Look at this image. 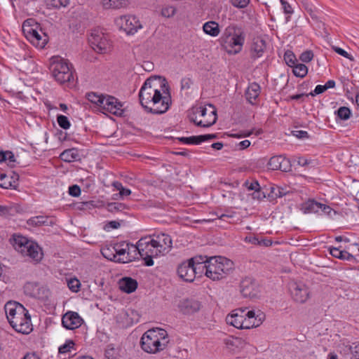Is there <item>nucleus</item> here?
Wrapping results in <instances>:
<instances>
[{
    "label": "nucleus",
    "instance_id": "f257e3e1",
    "mask_svg": "<svg viewBox=\"0 0 359 359\" xmlns=\"http://www.w3.org/2000/svg\"><path fill=\"white\" fill-rule=\"evenodd\" d=\"M139 99L148 113L163 114L168 111L172 99L165 79L158 76L148 78L140 90Z\"/></svg>",
    "mask_w": 359,
    "mask_h": 359
},
{
    "label": "nucleus",
    "instance_id": "f03ea898",
    "mask_svg": "<svg viewBox=\"0 0 359 359\" xmlns=\"http://www.w3.org/2000/svg\"><path fill=\"white\" fill-rule=\"evenodd\" d=\"M6 318L18 332L28 334L32 331V324L28 311L20 303L8 302L4 306Z\"/></svg>",
    "mask_w": 359,
    "mask_h": 359
},
{
    "label": "nucleus",
    "instance_id": "7ed1b4c3",
    "mask_svg": "<svg viewBox=\"0 0 359 359\" xmlns=\"http://www.w3.org/2000/svg\"><path fill=\"white\" fill-rule=\"evenodd\" d=\"M247 308H240L232 311L226 318L227 324L238 329H250L259 326L265 319V314L261 311H248Z\"/></svg>",
    "mask_w": 359,
    "mask_h": 359
},
{
    "label": "nucleus",
    "instance_id": "20e7f679",
    "mask_svg": "<svg viewBox=\"0 0 359 359\" xmlns=\"http://www.w3.org/2000/svg\"><path fill=\"white\" fill-rule=\"evenodd\" d=\"M170 344L167 331L156 327L145 332L140 339L142 349L150 354H156L166 349Z\"/></svg>",
    "mask_w": 359,
    "mask_h": 359
},
{
    "label": "nucleus",
    "instance_id": "39448f33",
    "mask_svg": "<svg viewBox=\"0 0 359 359\" xmlns=\"http://www.w3.org/2000/svg\"><path fill=\"white\" fill-rule=\"evenodd\" d=\"M233 266V262L224 257H211L208 261L205 275L212 280H219L230 274Z\"/></svg>",
    "mask_w": 359,
    "mask_h": 359
},
{
    "label": "nucleus",
    "instance_id": "423d86ee",
    "mask_svg": "<svg viewBox=\"0 0 359 359\" xmlns=\"http://www.w3.org/2000/svg\"><path fill=\"white\" fill-rule=\"evenodd\" d=\"M223 49L229 54L236 55L242 50L245 36L235 25L228 26L220 38Z\"/></svg>",
    "mask_w": 359,
    "mask_h": 359
},
{
    "label": "nucleus",
    "instance_id": "0eeeda50",
    "mask_svg": "<svg viewBox=\"0 0 359 359\" xmlns=\"http://www.w3.org/2000/svg\"><path fill=\"white\" fill-rule=\"evenodd\" d=\"M189 119L198 126L208 128L216 123L217 111L211 104L194 107L191 110Z\"/></svg>",
    "mask_w": 359,
    "mask_h": 359
},
{
    "label": "nucleus",
    "instance_id": "6e6552de",
    "mask_svg": "<svg viewBox=\"0 0 359 359\" xmlns=\"http://www.w3.org/2000/svg\"><path fill=\"white\" fill-rule=\"evenodd\" d=\"M50 70L55 81L60 84L69 83L74 79L72 64L60 57L55 56L52 57Z\"/></svg>",
    "mask_w": 359,
    "mask_h": 359
},
{
    "label": "nucleus",
    "instance_id": "1a4fd4ad",
    "mask_svg": "<svg viewBox=\"0 0 359 359\" xmlns=\"http://www.w3.org/2000/svg\"><path fill=\"white\" fill-rule=\"evenodd\" d=\"M13 247L23 256H27L36 262L42 259L43 252L41 248L34 241H29L22 236H14Z\"/></svg>",
    "mask_w": 359,
    "mask_h": 359
},
{
    "label": "nucleus",
    "instance_id": "9d476101",
    "mask_svg": "<svg viewBox=\"0 0 359 359\" xmlns=\"http://www.w3.org/2000/svg\"><path fill=\"white\" fill-rule=\"evenodd\" d=\"M138 246L140 248V257L144 260V264L147 266H153V258L161 255L156 248L154 238L151 236L142 237L138 241Z\"/></svg>",
    "mask_w": 359,
    "mask_h": 359
},
{
    "label": "nucleus",
    "instance_id": "9b49d317",
    "mask_svg": "<svg viewBox=\"0 0 359 359\" xmlns=\"http://www.w3.org/2000/svg\"><path fill=\"white\" fill-rule=\"evenodd\" d=\"M88 41L93 49L98 53H106L111 49V44L108 35L100 30L93 31Z\"/></svg>",
    "mask_w": 359,
    "mask_h": 359
},
{
    "label": "nucleus",
    "instance_id": "f8f14e48",
    "mask_svg": "<svg viewBox=\"0 0 359 359\" xmlns=\"http://www.w3.org/2000/svg\"><path fill=\"white\" fill-rule=\"evenodd\" d=\"M116 24L123 29L127 34H134L142 25L138 18L135 15H122L116 20Z\"/></svg>",
    "mask_w": 359,
    "mask_h": 359
},
{
    "label": "nucleus",
    "instance_id": "ddd939ff",
    "mask_svg": "<svg viewBox=\"0 0 359 359\" xmlns=\"http://www.w3.org/2000/svg\"><path fill=\"white\" fill-rule=\"evenodd\" d=\"M24 292L28 296L43 301L47 300L50 294L47 287L35 282L27 283L24 286Z\"/></svg>",
    "mask_w": 359,
    "mask_h": 359
},
{
    "label": "nucleus",
    "instance_id": "4468645a",
    "mask_svg": "<svg viewBox=\"0 0 359 359\" xmlns=\"http://www.w3.org/2000/svg\"><path fill=\"white\" fill-rule=\"evenodd\" d=\"M30 20H25L22 25V30L28 40L31 41L34 46L40 48H43L46 44V36L43 37L35 29L32 28L30 25Z\"/></svg>",
    "mask_w": 359,
    "mask_h": 359
},
{
    "label": "nucleus",
    "instance_id": "2eb2a0df",
    "mask_svg": "<svg viewBox=\"0 0 359 359\" xmlns=\"http://www.w3.org/2000/svg\"><path fill=\"white\" fill-rule=\"evenodd\" d=\"M290 294L293 300L304 304L310 298V290L303 283H293L290 286Z\"/></svg>",
    "mask_w": 359,
    "mask_h": 359
},
{
    "label": "nucleus",
    "instance_id": "dca6fc26",
    "mask_svg": "<svg viewBox=\"0 0 359 359\" xmlns=\"http://www.w3.org/2000/svg\"><path fill=\"white\" fill-rule=\"evenodd\" d=\"M241 293L244 297L256 298L260 293L259 285L250 277L243 278L240 284Z\"/></svg>",
    "mask_w": 359,
    "mask_h": 359
},
{
    "label": "nucleus",
    "instance_id": "f3484780",
    "mask_svg": "<svg viewBox=\"0 0 359 359\" xmlns=\"http://www.w3.org/2000/svg\"><path fill=\"white\" fill-rule=\"evenodd\" d=\"M101 109L102 112H109L116 116L123 114V104L114 97L106 95L103 100Z\"/></svg>",
    "mask_w": 359,
    "mask_h": 359
},
{
    "label": "nucleus",
    "instance_id": "a211bd4d",
    "mask_svg": "<svg viewBox=\"0 0 359 359\" xmlns=\"http://www.w3.org/2000/svg\"><path fill=\"white\" fill-rule=\"evenodd\" d=\"M179 277L186 282L191 283L198 276V271L188 259L180 264L177 268Z\"/></svg>",
    "mask_w": 359,
    "mask_h": 359
},
{
    "label": "nucleus",
    "instance_id": "6ab92c4d",
    "mask_svg": "<svg viewBox=\"0 0 359 359\" xmlns=\"http://www.w3.org/2000/svg\"><path fill=\"white\" fill-rule=\"evenodd\" d=\"M83 323V320L77 312L67 311L62 318V324L67 330L79 328Z\"/></svg>",
    "mask_w": 359,
    "mask_h": 359
},
{
    "label": "nucleus",
    "instance_id": "aec40b11",
    "mask_svg": "<svg viewBox=\"0 0 359 359\" xmlns=\"http://www.w3.org/2000/svg\"><path fill=\"white\" fill-rule=\"evenodd\" d=\"M154 238V242L156 244L161 255H163L168 252L172 248V239L170 236L165 233L154 234L151 236Z\"/></svg>",
    "mask_w": 359,
    "mask_h": 359
},
{
    "label": "nucleus",
    "instance_id": "412c9836",
    "mask_svg": "<svg viewBox=\"0 0 359 359\" xmlns=\"http://www.w3.org/2000/svg\"><path fill=\"white\" fill-rule=\"evenodd\" d=\"M268 168L272 170H280L287 172L290 170V163L289 159L283 156H275L271 157L268 162Z\"/></svg>",
    "mask_w": 359,
    "mask_h": 359
},
{
    "label": "nucleus",
    "instance_id": "4be33fe9",
    "mask_svg": "<svg viewBox=\"0 0 359 359\" xmlns=\"http://www.w3.org/2000/svg\"><path fill=\"white\" fill-rule=\"evenodd\" d=\"M266 49L265 41L260 38L256 37L253 39L250 47V55L253 59H257L262 56Z\"/></svg>",
    "mask_w": 359,
    "mask_h": 359
},
{
    "label": "nucleus",
    "instance_id": "5701e85b",
    "mask_svg": "<svg viewBox=\"0 0 359 359\" xmlns=\"http://www.w3.org/2000/svg\"><path fill=\"white\" fill-rule=\"evenodd\" d=\"M179 308L184 313L190 314L198 311L201 308V304L193 299H185L180 302Z\"/></svg>",
    "mask_w": 359,
    "mask_h": 359
},
{
    "label": "nucleus",
    "instance_id": "b1692460",
    "mask_svg": "<svg viewBox=\"0 0 359 359\" xmlns=\"http://www.w3.org/2000/svg\"><path fill=\"white\" fill-rule=\"evenodd\" d=\"M188 261L193 264V266L198 271V276H201L206 271L209 258L206 256L200 255L189 259Z\"/></svg>",
    "mask_w": 359,
    "mask_h": 359
},
{
    "label": "nucleus",
    "instance_id": "393cba45",
    "mask_svg": "<svg viewBox=\"0 0 359 359\" xmlns=\"http://www.w3.org/2000/svg\"><path fill=\"white\" fill-rule=\"evenodd\" d=\"M124 247L127 248V254L125 257L121 259L124 262H130L140 256V248L138 246V241L135 245L128 243L124 244Z\"/></svg>",
    "mask_w": 359,
    "mask_h": 359
},
{
    "label": "nucleus",
    "instance_id": "a878e982",
    "mask_svg": "<svg viewBox=\"0 0 359 359\" xmlns=\"http://www.w3.org/2000/svg\"><path fill=\"white\" fill-rule=\"evenodd\" d=\"M101 4L104 9L118 10L128 7L129 0H101Z\"/></svg>",
    "mask_w": 359,
    "mask_h": 359
},
{
    "label": "nucleus",
    "instance_id": "bb28decb",
    "mask_svg": "<svg viewBox=\"0 0 359 359\" xmlns=\"http://www.w3.org/2000/svg\"><path fill=\"white\" fill-rule=\"evenodd\" d=\"M119 287L122 291L130 294L137 289V282L132 278L125 277L120 280Z\"/></svg>",
    "mask_w": 359,
    "mask_h": 359
},
{
    "label": "nucleus",
    "instance_id": "cd10ccee",
    "mask_svg": "<svg viewBox=\"0 0 359 359\" xmlns=\"http://www.w3.org/2000/svg\"><path fill=\"white\" fill-rule=\"evenodd\" d=\"M260 90L261 88L258 83L254 82L250 84L245 90L246 100L250 104H254V101H255L259 95Z\"/></svg>",
    "mask_w": 359,
    "mask_h": 359
},
{
    "label": "nucleus",
    "instance_id": "c85d7f7f",
    "mask_svg": "<svg viewBox=\"0 0 359 359\" xmlns=\"http://www.w3.org/2000/svg\"><path fill=\"white\" fill-rule=\"evenodd\" d=\"M61 160L65 162H73L80 159L79 150L75 148H72L65 150L60 155Z\"/></svg>",
    "mask_w": 359,
    "mask_h": 359
},
{
    "label": "nucleus",
    "instance_id": "c756f323",
    "mask_svg": "<svg viewBox=\"0 0 359 359\" xmlns=\"http://www.w3.org/2000/svg\"><path fill=\"white\" fill-rule=\"evenodd\" d=\"M330 253L334 257L341 260L353 261L354 257L345 250H341L338 248H330Z\"/></svg>",
    "mask_w": 359,
    "mask_h": 359
},
{
    "label": "nucleus",
    "instance_id": "7c9ffc66",
    "mask_svg": "<svg viewBox=\"0 0 359 359\" xmlns=\"http://www.w3.org/2000/svg\"><path fill=\"white\" fill-rule=\"evenodd\" d=\"M203 29L204 32L212 36H217L219 34V27L217 22L209 21L203 25Z\"/></svg>",
    "mask_w": 359,
    "mask_h": 359
},
{
    "label": "nucleus",
    "instance_id": "2f4dec72",
    "mask_svg": "<svg viewBox=\"0 0 359 359\" xmlns=\"http://www.w3.org/2000/svg\"><path fill=\"white\" fill-rule=\"evenodd\" d=\"M124 244H127V243H122L114 245L116 262L125 263L121 259L126 257L128 252L127 248L124 247Z\"/></svg>",
    "mask_w": 359,
    "mask_h": 359
},
{
    "label": "nucleus",
    "instance_id": "473e14b6",
    "mask_svg": "<svg viewBox=\"0 0 359 359\" xmlns=\"http://www.w3.org/2000/svg\"><path fill=\"white\" fill-rule=\"evenodd\" d=\"M15 156L12 151H0V163L6 162L8 166L13 168L15 166Z\"/></svg>",
    "mask_w": 359,
    "mask_h": 359
},
{
    "label": "nucleus",
    "instance_id": "72a5a7b5",
    "mask_svg": "<svg viewBox=\"0 0 359 359\" xmlns=\"http://www.w3.org/2000/svg\"><path fill=\"white\" fill-rule=\"evenodd\" d=\"M304 208L308 212H318L322 208V203L314 200H309L305 203Z\"/></svg>",
    "mask_w": 359,
    "mask_h": 359
},
{
    "label": "nucleus",
    "instance_id": "f704fd0d",
    "mask_svg": "<svg viewBox=\"0 0 359 359\" xmlns=\"http://www.w3.org/2000/svg\"><path fill=\"white\" fill-rule=\"evenodd\" d=\"M87 99L92 103L96 104L97 106L101 108L102 104H103V100L105 96L102 95H97L95 93L91 92L87 93L86 95Z\"/></svg>",
    "mask_w": 359,
    "mask_h": 359
},
{
    "label": "nucleus",
    "instance_id": "c9c22d12",
    "mask_svg": "<svg viewBox=\"0 0 359 359\" xmlns=\"http://www.w3.org/2000/svg\"><path fill=\"white\" fill-rule=\"evenodd\" d=\"M101 253L106 259L116 262L114 245L104 246L101 249Z\"/></svg>",
    "mask_w": 359,
    "mask_h": 359
},
{
    "label": "nucleus",
    "instance_id": "e433bc0d",
    "mask_svg": "<svg viewBox=\"0 0 359 359\" xmlns=\"http://www.w3.org/2000/svg\"><path fill=\"white\" fill-rule=\"evenodd\" d=\"M293 74L300 78H304L308 73V68L304 64H297L292 67Z\"/></svg>",
    "mask_w": 359,
    "mask_h": 359
},
{
    "label": "nucleus",
    "instance_id": "4c0bfd02",
    "mask_svg": "<svg viewBox=\"0 0 359 359\" xmlns=\"http://www.w3.org/2000/svg\"><path fill=\"white\" fill-rule=\"evenodd\" d=\"M200 138H201V135H198V136H191V137H179L178 140L181 142L187 144H199L201 143Z\"/></svg>",
    "mask_w": 359,
    "mask_h": 359
},
{
    "label": "nucleus",
    "instance_id": "58836bf2",
    "mask_svg": "<svg viewBox=\"0 0 359 359\" xmlns=\"http://www.w3.org/2000/svg\"><path fill=\"white\" fill-rule=\"evenodd\" d=\"M337 116L341 120H347L350 118L351 111L349 108L341 107L336 111Z\"/></svg>",
    "mask_w": 359,
    "mask_h": 359
},
{
    "label": "nucleus",
    "instance_id": "ea45409f",
    "mask_svg": "<svg viewBox=\"0 0 359 359\" xmlns=\"http://www.w3.org/2000/svg\"><path fill=\"white\" fill-rule=\"evenodd\" d=\"M48 217L45 216H36L30 218L28 224L30 225L41 226L47 224Z\"/></svg>",
    "mask_w": 359,
    "mask_h": 359
},
{
    "label": "nucleus",
    "instance_id": "a19ab883",
    "mask_svg": "<svg viewBox=\"0 0 359 359\" xmlns=\"http://www.w3.org/2000/svg\"><path fill=\"white\" fill-rule=\"evenodd\" d=\"M284 60L286 64L291 67L297 65L296 57L292 51L287 50L285 53Z\"/></svg>",
    "mask_w": 359,
    "mask_h": 359
},
{
    "label": "nucleus",
    "instance_id": "79ce46f5",
    "mask_svg": "<svg viewBox=\"0 0 359 359\" xmlns=\"http://www.w3.org/2000/svg\"><path fill=\"white\" fill-rule=\"evenodd\" d=\"M74 342L72 340H67L66 342L59 347L58 351L60 354H66L74 348Z\"/></svg>",
    "mask_w": 359,
    "mask_h": 359
},
{
    "label": "nucleus",
    "instance_id": "37998d69",
    "mask_svg": "<svg viewBox=\"0 0 359 359\" xmlns=\"http://www.w3.org/2000/svg\"><path fill=\"white\" fill-rule=\"evenodd\" d=\"M176 8L172 6H164L161 10V15L165 18H171L175 15Z\"/></svg>",
    "mask_w": 359,
    "mask_h": 359
},
{
    "label": "nucleus",
    "instance_id": "c03bdc74",
    "mask_svg": "<svg viewBox=\"0 0 359 359\" xmlns=\"http://www.w3.org/2000/svg\"><path fill=\"white\" fill-rule=\"evenodd\" d=\"M58 125L63 129H68L71 124L68 118L64 115H58L57 117Z\"/></svg>",
    "mask_w": 359,
    "mask_h": 359
},
{
    "label": "nucleus",
    "instance_id": "a18cd8bd",
    "mask_svg": "<svg viewBox=\"0 0 359 359\" xmlns=\"http://www.w3.org/2000/svg\"><path fill=\"white\" fill-rule=\"evenodd\" d=\"M67 285L71 291L76 292L79 290L81 283L77 278H71L68 280Z\"/></svg>",
    "mask_w": 359,
    "mask_h": 359
},
{
    "label": "nucleus",
    "instance_id": "49530a36",
    "mask_svg": "<svg viewBox=\"0 0 359 359\" xmlns=\"http://www.w3.org/2000/svg\"><path fill=\"white\" fill-rule=\"evenodd\" d=\"M48 1L52 6L57 8L67 7L70 3V0H48Z\"/></svg>",
    "mask_w": 359,
    "mask_h": 359
},
{
    "label": "nucleus",
    "instance_id": "de8ad7c7",
    "mask_svg": "<svg viewBox=\"0 0 359 359\" xmlns=\"http://www.w3.org/2000/svg\"><path fill=\"white\" fill-rule=\"evenodd\" d=\"M7 175L6 174L0 175V187L4 189H8L12 187H15V185L13 184L12 182L6 180Z\"/></svg>",
    "mask_w": 359,
    "mask_h": 359
},
{
    "label": "nucleus",
    "instance_id": "09e8293b",
    "mask_svg": "<svg viewBox=\"0 0 359 359\" xmlns=\"http://www.w3.org/2000/svg\"><path fill=\"white\" fill-rule=\"evenodd\" d=\"M229 1L236 8H244L248 5L250 0H229Z\"/></svg>",
    "mask_w": 359,
    "mask_h": 359
},
{
    "label": "nucleus",
    "instance_id": "8fccbe9b",
    "mask_svg": "<svg viewBox=\"0 0 359 359\" xmlns=\"http://www.w3.org/2000/svg\"><path fill=\"white\" fill-rule=\"evenodd\" d=\"M313 58V53L311 50L303 52L300 55V60L304 62H309Z\"/></svg>",
    "mask_w": 359,
    "mask_h": 359
},
{
    "label": "nucleus",
    "instance_id": "3c124183",
    "mask_svg": "<svg viewBox=\"0 0 359 359\" xmlns=\"http://www.w3.org/2000/svg\"><path fill=\"white\" fill-rule=\"evenodd\" d=\"M69 194L74 197L79 196L81 194V189L78 185H72L69 188Z\"/></svg>",
    "mask_w": 359,
    "mask_h": 359
},
{
    "label": "nucleus",
    "instance_id": "603ef678",
    "mask_svg": "<svg viewBox=\"0 0 359 359\" xmlns=\"http://www.w3.org/2000/svg\"><path fill=\"white\" fill-rule=\"evenodd\" d=\"M351 353L354 359H359V344H353L351 348Z\"/></svg>",
    "mask_w": 359,
    "mask_h": 359
},
{
    "label": "nucleus",
    "instance_id": "864d4df0",
    "mask_svg": "<svg viewBox=\"0 0 359 359\" xmlns=\"http://www.w3.org/2000/svg\"><path fill=\"white\" fill-rule=\"evenodd\" d=\"M192 82L191 80L189 78H184L181 81V89L182 90H187L191 87Z\"/></svg>",
    "mask_w": 359,
    "mask_h": 359
},
{
    "label": "nucleus",
    "instance_id": "5fc2aeb1",
    "mask_svg": "<svg viewBox=\"0 0 359 359\" xmlns=\"http://www.w3.org/2000/svg\"><path fill=\"white\" fill-rule=\"evenodd\" d=\"M280 3L283 6V8L284 13L286 14H292L293 13V10L291 6L285 0H280Z\"/></svg>",
    "mask_w": 359,
    "mask_h": 359
},
{
    "label": "nucleus",
    "instance_id": "6e6d98bb",
    "mask_svg": "<svg viewBox=\"0 0 359 359\" xmlns=\"http://www.w3.org/2000/svg\"><path fill=\"white\" fill-rule=\"evenodd\" d=\"M326 90V88L325 87V86H322V85H318L316 86V87L315 88L313 92H311L309 93V95H312V96H314L316 95H319V94H321L323 93H324L325 91Z\"/></svg>",
    "mask_w": 359,
    "mask_h": 359
},
{
    "label": "nucleus",
    "instance_id": "4d7b16f0",
    "mask_svg": "<svg viewBox=\"0 0 359 359\" xmlns=\"http://www.w3.org/2000/svg\"><path fill=\"white\" fill-rule=\"evenodd\" d=\"M245 241L248 242L250 243L254 244V245H261L262 243L259 241V239L255 236H246L245 238Z\"/></svg>",
    "mask_w": 359,
    "mask_h": 359
},
{
    "label": "nucleus",
    "instance_id": "13d9d810",
    "mask_svg": "<svg viewBox=\"0 0 359 359\" xmlns=\"http://www.w3.org/2000/svg\"><path fill=\"white\" fill-rule=\"evenodd\" d=\"M217 138V135L216 134H206V135H201V142L214 140Z\"/></svg>",
    "mask_w": 359,
    "mask_h": 359
},
{
    "label": "nucleus",
    "instance_id": "bf43d9fd",
    "mask_svg": "<svg viewBox=\"0 0 359 359\" xmlns=\"http://www.w3.org/2000/svg\"><path fill=\"white\" fill-rule=\"evenodd\" d=\"M120 226V223L116 221H111L105 225V229L109 230V229H116Z\"/></svg>",
    "mask_w": 359,
    "mask_h": 359
},
{
    "label": "nucleus",
    "instance_id": "052dcab7",
    "mask_svg": "<svg viewBox=\"0 0 359 359\" xmlns=\"http://www.w3.org/2000/svg\"><path fill=\"white\" fill-rule=\"evenodd\" d=\"M292 133L293 135L298 138L308 137V133L304 130H294Z\"/></svg>",
    "mask_w": 359,
    "mask_h": 359
},
{
    "label": "nucleus",
    "instance_id": "680f3d73",
    "mask_svg": "<svg viewBox=\"0 0 359 359\" xmlns=\"http://www.w3.org/2000/svg\"><path fill=\"white\" fill-rule=\"evenodd\" d=\"M252 197L255 199L256 198L258 200H261V199L265 198V194L259 189L257 191H254V193L252 194Z\"/></svg>",
    "mask_w": 359,
    "mask_h": 359
},
{
    "label": "nucleus",
    "instance_id": "e2e57ef3",
    "mask_svg": "<svg viewBox=\"0 0 359 359\" xmlns=\"http://www.w3.org/2000/svg\"><path fill=\"white\" fill-rule=\"evenodd\" d=\"M121 207L122 204L118 203H111L108 205V209L110 211L118 210Z\"/></svg>",
    "mask_w": 359,
    "mask_h": 359
},
{
    "label": "nucleus",
    "instance_id": "0e129e2a",
    "mask_svg": "<svg viewBox=\"0 0 359 359\" xmlns=\"http://www.w3.org/2000/svg\"><path fill=\"white\" fill-rule=\"evenodd\" d=\"M248 189L255 191L260 189V186L257 181H253L248 186Z\"/></svg>",
    "mask_w": 359,
    "mask_h": 359
},
{
    "label": "nucleus",
    "instance_id": "69168bd1",
    "mask_svg": "<svg viewBox=\"0 0 359 359\" xmlns=\"http://www.w3.org/2000/svg\"><path fill=\"white\" fill-rule=\"evenodd\" d=\"M334 49L335 52L339 54L340 55H342L346 58H348L349 54L344 49L339 47H335Z\"/></svg>",
    "mask_w": 359,
    "mask_h": 359
},
{
    "label": "nucleus",
    "instance_id": "338daca9",
    "mask_svg": "<svg viewBox=\"0 0 359 359\" xmlns=\"http://www.w3.org/2000/svg\"><path fill=\"white\" fill-rule=\"evenodd\" d=\"M250 145V142L248 140H245L243 141H241L238 144V147L240 149H245L249 147Z\"/></svg>",
    "mask_w": 359,
    "mask_h": 359
},
{
    "label": "nucleus",
    "instance_id": "774afa93",
    "mask_svg": "<svg viewBox=\"0 0 359 359\" xmlns=\"http://www.w3.org/2000/svg\"><path fill=\"white\" fill-rule=\"evenodd\" d=\"M23 359H41L35 353H28L25 355Z\"/></svg>",
    "mask_w": 359,
    "mask_h": 359
}]
</instances>
